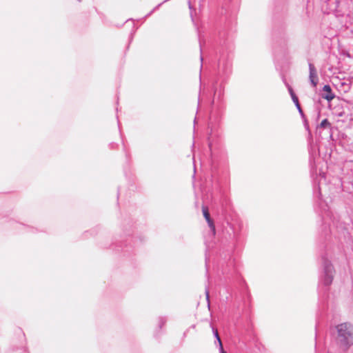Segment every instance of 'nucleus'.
I'll list each match as a JSON object with an SVG mask.
<instances>
[{
	"label": "nucleus",
	"mask_w": 353,
	"mask_h": 353,
	"mask_svg": "<svg viewBox=\"0 0 353 353\" xmlns=\"http://www.w3.org/2000/svg\"><path fill=\"white\" fill-rule=\"evenodd\" d=\"M339 340L341 345L347 347L353 343V332L351 325L348 323H341L336 327Z\"/></svg>",
	"instance_id": "nucleus-1"
},
{
	"label": "nucleus",
	"mask_w": 353,
	"mask_h": 353,
	"mask_svg": "<svg viewBox=\"0 0 353 353\" xmlns=\"http://www.w3.org/2000/svg\"><path fill=\"white\" fill-rule=\"evenodd\" d=\"M202 212H203V216L205 217L206 221L208 223L209 227L210 228V229L212 232L213 235L214 236L216 234L215 225L214 224L213 221L210 218L208 208L207 206H204V205L202 206Z\"/></svg>",
	"instance_id": "nucleus-2"
},
{
	"label": "nucleus",
	"mask_w": 353,
	"mask_h": 353,
	"mask_svg": "<svg viewBox=\"0 0 353 353\" xmlns=\"http://www.w3.org/2000/svg\"><path fill=\"white\" fill-rule=\"evenodd\" d=\"M309 68H310V81H311L312 83L313 84V85L316 86L317 84V81H318L316 69L312 63L309 64Z\"/></svg>",
	"instance_id": "nucleus-3"
},
{
	"label": "nucleus",
	"mask_w": 353,
	"mask_h": 353,
	"mask_svg": "<svg viewBox=\"0 0 353 353\" xmlns=\"http://www.w3.org/2000/svg\"><path fill=\"white\" fill-rule=\"evenodd\" d=\"M333 268L332 265H329L326 268V276L325 279V283L326 285H330L333 279Z\"/></svg>",
	"instance_id": "nucleus-4"
},
{
	"label": "nucleus",
	"mask_w": 353,
	"mask_h": 353,
	"mask_svg": "<svg viewBox=\"0 0 353 353\" xmlns=\"http://www.w3.org/2000/svg\"><path fill=\"white\" fill-rule=\"evenodd\" d=\"M323 91H325L327 94L323 97L327 101H331L334 98V95L332 93L331 87L329 85H325L323 86Z\"/></svg>",
	"instance_id": "nucleus-5"
},
{
	"label": "nucleus",
	"mask_w": 353,
	"mask_h": 353,
	"mask_svg": "<svg viewBox=\"0 0 353 353\" xmlns=\"http://www.w3.org/2000/svg\"><path fill=\"white\" fill-rule=\"evenodd\" d=\"M214 335L219 342V346H220V348L221 350H222L223 353H226L223 351V345H222V342H221V340L219 336V333H218V331L216 330L215 332H214Z\"/></svg>",
	"instance_id": "nucleus-6"
},
{
	"label": "nucleus",
	"mask_w": 353,
	"mask_h": 353,
	"mask_svg": "<svg viewBox=\"0 0 353 353\" xmlns=\"http://www.w3.org/2000/svg\"><path fill=\"white\" fill-rule=\"evenodd\" d=\"M330 122L327 121V119H324V120H323V121H321V124H320V126H321V128H326V127H327V126H330Z\"/></svg>",
	"instance_id": "nucleus-7"
},
{
	"label": "nucleus",
	"mask_w": 353,
	"mask_h": 353,
	"mask_svg": "<svg viewBox=\"0 0 353 353\" xmlns=\"http://www.w3.org/2000/svg\"><path fill=\"white\" fill-rule=\"evenodd\" d=\"M290 93H291V95H292V99H293L294 102L296 103V104L298 106H299L298 98L295 96V94H294V92H293L292 89H290Z\"/></svg>",
	"instance_id": "nucleus-8"
},
{
	"label": "nucleus",
	"mask_w": 353,
	"mask_h": 353,
	"mask_svg": "<svg viewBox=\"0 0 353 353\" xmlns=\"http://www.w3.org/2000/svg\"><path fill=\"white\" fill-rule=\"evenodd\" d=\"M206 298L208 300V306L210 305V301H209V292L206 291Z\"/></svg>",
	"instance_id": "nucleus-9"
}]
</instances>
